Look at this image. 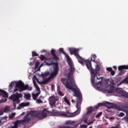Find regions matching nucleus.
<instances>
[{"label":"nucleus","mask_w":128,"mask_h":128,"mask_svg":"<svg viewBox=\"0 0 128 128\" xmlns=\"http://www.w3.org/2000/svg\"><path fill=\"white\" fill-rule=\"evenodd\" d=\"M61 82H62L63 84H64L66 88H68V90H72V92H74V96L77 98V103L76 105L77 110L73 113L70 112V114L71 118H74V116L80 114V104H82V98L80 95V93L76 90V88H74V86H76V82H74V79L71 76L70 77L68 76L67 79L66 78H62L61 79Z\"/></svg>","instance_id":"obj_1"},{"label":"nucleus","mask_w":128,"mask_h":128,"mask_svg":"<svg viewBox=\"0 0 128 128\" xmlns=\"http://www.w3.org/2000/svg\"><path fill=\"white\" fill-rule=\"evenodd\" d=\"M69 51L70 52V54H74L76 58L78 63L80 64L82 66H84V63L86 64V66L88 70H92V61L90 60H84V58H82L78 54V50L74 48H70L69 49Z\"/></svg>","instance_id":"obj_2"},{"label":"nucleus","mask_w":128,"mask_h":128,"mask_svg":"<svg viewBox=\"0 0 128 128\" xmlns=\"http://www.w3.org/2000/svg\"><path fill=\"white\" fill-rule=\"evenodd\" d=\"M91 68L92 69H88L90 72L91 74V82L92 84H94V86H98V84H102V79L104 78L102 77H100V76H97L98 74V72H100V66L98 65H97L96 66L95 70L92 68V63H91ZM96 76L97 80H100L101 81H99L98 82L96 83V81L94 80L96 77Z\"/></svg>","instance_id":"obj_3"},{"label":"nucleus","mask_w":128,"mask_h":128,"mask_svg":"<svg viewBox=\"0 0 128 128\" xmlns=\"http://www.w3.org/2000/svg\"><path fill=\"white\" fill-rule=\"evenodd\" d=\"M59 52H62L66 58L67 62L70 68V70L67 75V77L68 76V78H70V76L74 74V66L72 64V59H70V56H68V55L64 50V48H60L59 49Z\"/></svg>","instance_id":"obj_4"},{"label":"nucleus","mask_w":128,"mask_h":128,"mask_svg":"<svg viewBox=\"0 0 128 128\" xmlns=\"http://www.w3.org/2000/svg\"><path fill=\"white\" fill-rule=\"evenodd\" d=\"M32 87L28 86V84L24 85L22 82H18L16 84V88L14 89V92H24V90H32Z\"/></svg>","instance_id":"obj_5"},{"label":"nucleus","mask_w":128,"mask_h":128,"mask_svg":"<svg viewBox=\"0 0 128 128\" xmlns=\"http://www.w3.org/2000/svg\"><path fill=\"white\" fill-rule=\"evenodd\" d=\"M51 114H54L55 116H63L64 118H72L70 115V112L68 110H66V112L62 111H58L56 110H52Z\"/></svg>","instance_id":"obj_6"},{"label":"nucleus","mask_w":128,"mask_h":128,"mask_svg":"<svg viewBox=\"0 0 128 128\" xmlns=\"http://www.w3.org/2000/svg\"><path fill=\"white\" fill-rule=\"evenodd\" d=\"M22 98V94H18V92H16L15 94L11 96L10 98L14 102L13 106L14 108H16V104H20V98Z\"/></svg>","instance_id":"obj_7"},{"label":"nucleus","mask_w":128,"mask_h":128,"mask_svg":"<svg viewBox=\"0 0 128 128\" xmlns=\"http://www.w3.org/2000/svg\"><path fill=\"white\" fill-rule=\"evenodd\" d=\"M32 115L34 116H36L40 120H42V118H44L48 116V110L44 109L43 111H40L38 113H36V111H33L32 112Z\"/></svg>","instance_id":"obj_8"},{"label":"nucleus","mask_w":128,"mask_h":128,"mask_svg":"<svg viewBox=\"0 0 128 128\" xmlns=\"http://www.w3.org/2000/svg\"><path fill=\"white\" fill-rule=\"evenodd\" d=\"M30 120V119L28 118V114H26L24 117V120H17L16 122H14V126H16V124L17 126V128H18V126L20 124H24V122H26Z\"/></svg>","instance_id":"obj_9"},{"label":"nucleus","mask_w":128,"mask_h":128,"mask_svg":"<svg viewBox=\"0 0 128 128\" xmlns=\"http://www.w3.org/2000/svg\"><path fill=\"white\" fill-rule=\"evenodd\" d=\"M58 100V98L54 96V95L49 98V103L52 108H54V106L56 108V104Z\"/></svg>","instance_id":"obj_10"},{"label":"nucleus","mask_w":128,"mask_h":128,"mask_svg":"<svg viewBox=\"0 0 128 128\" xmlns=\"http://www.w3.org/2000/svg\"><path fill=\"white\" fill-rule=\"evenodd\" d=\"M60 71V68H58V64L54 68L53 72L50 74V78H56V76H58V72Z\"/></svg>","instance_id":"obj_11"},{"label":"nucleus","mask_w":128,"mask_h":128,"mask_svg":"<svg viewBox=\"0 0 128 128\" xmlns=\"http://www.w3.org/2000/svg\"><path fill=\"white\" fill-rule=\"evenodd\" d=\"M100 106H102V103L98 104L94 108H93L92 107H90V108H88V109H87L88 111L86 112V114H92V112H94V110H98V108H100Z\"/></svg>","instance_id":"obj_12"},{"label":"nucleus","mask_w":128,"mask_h":128,"mask_svg":"<svg viewBox=\"0 0 128 128\" xmlns=\"http://www.w3.org/2000/svg\"><path fill=\"white\" fill-rule=\"evenodd\" d=\"M104 104H108L106 105V106L107 108H108V110L110 108H115L116 110H117L118 107V105L114 104V103L110 102H106Z\"/></svg>","instance_id":"obj_13"},{"label":"nucleus","mask_w":128,"mask_h":128,"mask_svg":"<svg viewBox=\"0 0 128 128\" xmlns=\"http://www.w3.org/2000/svg\"><path fill=\"white\" fill-rule=\"evenodd\" d=\"M118 70H120L119 72L120 76H122L124 74V70H128V66L123 65L120 66L118 67Z\"/></svg>","instance_id":"obj_14"},{"label":"nucleus","mask_w":128,"mask_h":128,"mask_svg":"<svg viewBox=\"0 0 128 128\" xmlns=\"http://www.w3.org/2000/svg\"><path fill=\"white\" fill-rule=\"evenodd\" d=\"M30 106V102H27L26 103L22 102L19 104L18 107V110H22V108H24V106Z\"/></svg>","instance_id":"obj_15"},{"label":"nucleus","mask_w":128,"mask_h":128,"mask_svg":"<svg viewBox=\"0 0 128 128\" xmlns=\"http://www.w3.org/2000/svg\"><path fill=\"white\" fill-rule=\"evenodd\" d=\"M0 95L1 96H2V98H8V92L0 89Z\"/></svg>","instance_id":"obj_16"},{"label":"nucleus","mask_w":128,"mask_h":128,"mask_svg":"<svg viewBox=\"0 0 128 128\" xmlns=\"http://www.w3.org/2000/svg\"><path fill=\"white\" fill-rule=\"evenodd\" d=\"M50 52H51L52 56H53L52 58L53 60H58V56L56 54V50L52 49L51 50Z\"/></svg>","instance_id":"obj_17"},{"label":"nucleus","mask_w":128,"mask_h":128,"mask_svg":"<svg viewBox=\"0 0 128 128\" xmlns=\"http://www.w3.org/2000/svg\"><path fill=\"white\" fill-rule=\"evenodd\" d=\"M39 58H40V60H51L52 58H46V56H44V55L43 54H40V56H39Z\"/></svg>","instance_id":"obj_18"},{"label":"nucleus","mask_w":128,"mask_h":128,"mask_svg":"<svg viewBox=\"0 0 128 128\" xmlns=\"http://www.w3.org/2000/svg\"><path fill=\"white\" fill-rule=\"evenodd\" d=\"M52 78H50V76L48 78L45 79L41 82L42 84H46L48 82H50V80H52Z\"/></svg>","instance_id":"obj_19"},{"label":"nucleus","mask_w":128,"mask_h":128,"mask_svg":"<svg viewBox=\"0 0 128 128\" xmlns=\"http://www.w3.org/2000/svg\"><path fill=\"white\" fill-rule=\"evenodd\" d=\"M40 94V91H38V92L36 94H32V96L33 100H36V98H38V96Z\"/></svg>","instance_id":"obj_20"},{"label":"nucleus","mask_w":128,"mask_h":128,"mask_svg":"<svg viewBox=\"0 0 128 128\" xmlns=\"http://www.w3.org/2000/svg\"><path fill=\"white\" fill-rule=\"evenodd\" d=\"M115 88L114 86H111L110 90H108V94H112V92H114Z\"/></svg>","instance_id":"obj_21"},{"label":"nucleus","mask_w":128,"mask_h":128,"mask_svg":"<svg viewBox=\"0 0 128 128\" xmlns=\"http://www.w3.org/2000/svg\"><path fill=\"white\" fill-rule=\"evenodd\" d=\"M33 84H34V86H35L36 90H38V92H40V87L38 86V84H36V81L33 80Z\"/></svg>","instance_id":"obj_22"},{"label":"nucleus","mask_w":128,"mask_h":128,"mask_svg":"<svg viewBox=\"0 0 128 128\" xmlns=\"http://www.w3.org/2000/svg\"><path fill=\"white\" fill-rule=\"evenodd\" d=\"M121 96L128 98V93L126 91H122V93L121 94Z\"/></svg>","instance_id":"obj_23"},{"label":"nucleus","mask_w":128,"mask_h":128,"mask_svg":"<svg viewBox=\"0 0 128 128\" xmlns=\"http://www.w3.org/2000/svg\"><path fill=\"white\" fill-rule=\"evenodd\" d=\"M42 78H46L48 76H50V72H45L44 74H42Z\"/></svg>","instance_id":"obj_24"},{"label":"nucleus","mask_w":128,"mask_h":128,"mask_svg":"<svg viewBox=\"0 0 128 128\" xmlns=\"http://www.w3.org/2000/svg\"><path fill=\"white\" fill-rule=\"evenodd\" d=\"M44 64H46L47 66H52V64H54V62H53L51 61L50 62V63H48L46 61H44Z\"/></svg>","instance_id":"obj_25"},{"label":"nucleus","mask_w":128,"mask_h":128,"mask_svg":"<svg viewBox=\"0 0 128 128\" xmlns=\"http://www.w3.org/2000/svg\"><path fill=\"white\" fill-rule=\"evenodd\" d=\"M123 91L124 90H122V88H118L116 90V92H118V94H122Z\"/></svg>","instance_id":"obj_26"},{"label":"nucleus","mask_w":128,"mask_h":128,"mask_svg":"<svg viewBox=\"0 0 128 128\" xmlns=\"http://www.w3.org/2000/svg\"><path fill=\"white\" fill-rule=\"evenodd\" d=\"M1 120H3L2 122H4V123L6 122L8 120V116H5L4 117H1L0 118Z\"/></svg>","instance_id":"obj_27"},{"label":"nucleus","mask_w":128,"mask_h":128,"mask_svg":"<svg viewBox=\"0 0 128 128\" xmlns=\"http://www.w3.org/2000/svg\"><path fill=\"white\" fill-rule=\"evenodd\" d=\"M64 102H65L66 104H68V106H70V100H68V98H66V97L64 98Z\"/></svg>","instance_id":"obj_28"},{"label":"nucleus","mask_w":128,"mask_h":128,"mask_svg":"<svg viewBox=\"0 0 128 128\" xmlns=\"http://www.w3.org/2000/svg\"><path fill=\"white\" fill-rule=\"evenodd\" d=\"M96 58V55L93 54L91 56V60H92V62H94Z\"/></svg>","instance_id":"obj_29"},{"label":"nucleus","mask_w":128,"mask_h":128,"mask_svg":"<svg viewBox=\"0 0 128 128\" xmlns=\"http://www.w3.org/2000/svg\"><path fill=\"white\" fill-rule=\"evenodd\" d=\"M123 120H125L126 122H128V114L126 112V116L123 118Z\"/></svg>","instance_id":"obj_30"},{"label":"nucleus","mask_w":128,"mask_h":128,"mask_svg":"<svg viewBox=\"0 0 128 128\" xmlns=\"http://www.w3.org/2000/svg\"><path fill=\"white\" fill-rule=\"evenodd\" d=\"M24 96L26 100H30V94H26Z\"/></svg>","instance_id":"obj_31"},{"label":"nucleus","mask_w":128,"mask_h":128,"mask_svg":"<svg viewBox=\"0 0 128 128\" xmlns=\"http://www.w3.org/2000/svg\"><path fill=\"white\" fill-rule=\"evenodd\" d=\"M32 56H38V54L36 52L33 51L32 52Z\"/></svg>","instance_id":"obj_32"},{"label":"nucleus","mask_w":128,"mask_h":128,"mask_svg":"<svg viewBox=\"0 0 128 128\" xmlns=\"http://www.w3.org/2000/svg\"><path fill=\"white\" fill-rule=\"evenodd\" d=\"M102 112H100L98 114H96V118H100V116H102Z\"/></svg>","instance_id":"obj_33"},{"label":"nucleus","mask_w":128,"mask_h":128,"mask_svg":"<svg viewBox=\"0 0 128 128\" xmlns=\"http://www.w3.org/2000/svg\"><path fill=\"white\" fill-rule=\"evenodd\" d=\"M10 112V109L6 107L4 108V112Z\"/></svg>","instance_id":"obj_34"},{"label":"nucleus","mask_w":128,"mask_h":128,"mask_svg":"<svg viewBox=\"0 0 128 128\" xmlns=\"http://www.w3.org/2000/svg\"><path fill=\"white\" fill-rule=\"evenodd\" d=\"M12 84H14V82H12L10 84H9V90H12Z\"/></svg>","instance_id":"obj_35"},{"label":"nucleus","mask_w":128,"mask_h":128,"mask_svg":"<svg viewBox=\"0 0 128 128\" xmlns=\"http://www.w3.org/2000/svg\"><path fill=\"white\" fill-rule=\"evenodd\" d=\"M16 116V113H12L11 115L9 116L10 118H14Z\"/></svg>","instance_id":"obj_36"},{"label":"nucleus","mask_w":128,"mask_h":128,"mask_svg":"<svg viewBox=\"0 0 128 128\" xmlns=\"http://www.w3.org/2000/svg\"><path fill=\"white\" fill-rule=\"evenodd\" d=\"M36 102L37 104H44V102L40 99L36 100Z\"/></svg>","instance_id":"obj_37"},{"label":"nucleus","mask_w":128,"mask_h":128,"mask_svg":"<svg viewBox=\"0 0 128 128\" xmlns=\"http://www.w3.org/2000/svg\"><path fill=\"white\" fill-rule=\"evenodd\" d=\"M8 101V99L5 98L4 100L2 99L0 100V104H2V102H6Z\"/></svg>","instance_id":"obj_38"},{"label":"nucleus","mask_w":128,"mask_h":128,"mask_svg":"<svg viewBox=\"0 0 128 128\" xmlns=\"http://www.w3.org/2000/svg\"><path fill=\"white\" fill-rule=\"evenodd\" d=\"M111 128H120V124H117L115 126H112Z\"/></svg>","instance_id":"obj_39"},{"label":"nucleus","mask_w":128,"mask_h":128,"mask_svg":"<svg viewBox=\"0 0 128 128\" xmlns=\"http://www.w3.org/2000/svg\"><path fill=\"white\" fill-rule=\"evenodd\" d=\"M118 116L120 118H122V116H124V112H120L119 115H118Z\"/></svg>","instance_id":"obj_40"},{"label":"nucleus","mask_w":128,"mask_h":128,"mask_svg":"<svg viewBox=\"0 0 128 128\" xmlns=\"http://www.w3.org/2000/svg\"><path fill=\"white\" fill-rule=\"evenodd\" d=\"M38 66H40V62H36L35 64V68H38Z\"/></svg>","instance_id":"obj_41"},{"label":"nucleus","mask_w":128,"mask_h":128,"mask_svg":"<svg viewBox=\"0 0 128 128\" xmlns=\"http://www.w3.org/2000/svg\"><path fill=\"white\" fill-rule=\"evenodd\" d=\"M106 70H108V72H112V68H106Z\"/></svg>","instance_id":"obj_42"},{"label":"nucleus","mask_w":128,"mask_h":128,"mask_svg":"<svg viewBox=\"0 0 128 128\" xmlns=\"http://www.w3.org/2000/svg\"><path fill=\"white\" fill-rule=\"evenodd\" d=\"M110 72H111L112 76H114V74H116V72H114V71L112 70Z\"/></svg>","instance_id":"obj_43"},{"label":"nucleus","mask_w":128,"mask_h":128,"mask_svg":"<svg viewBox=\"0 0 128 128\" xmlns=\"http://www.w3.org/2000/svg\"><path fill=\"white\" fill-rule=\"evenodd\" d=\"M4 124V122L2 121V120L0 119V124L1 126H2V124Z\"/></svg>","instance_id":"obj_44"},{"label":"nucleus","mask_w":128,"mask_h":128,"mask_svg":"<svg viewBox=\"0 0 128 128\" xmlns=\"http://www.w3.org/2000/svg\"><path fill=\"white\" fill-rule=\"evenodd\" d=\"M82 128H88V126L86 125V124H82Z\"/></svg>","instance_id":"obj_45"},{"label":"nucleus","mask_w":128,"mask_h":128,"mask_svg":"<svg viewBox=\"0 0 128 128\" xmlns=\"http://www.w3.org/2000/svg\"><path fill=\"white\" fill-rule=\"evenodd\" d=\"M36 80L38 82V84H42V82H40V80L37 78H36Z\"/></svg>","instance_id":"obj_46"},{"label":"nucleus","mask_w":128,"mask_h":128,"mask_svg":"<svg viewBox=\"0 0 128 128\" xmlns=\"http://www.w3.org/2000/svg\"><path fill=\"white\" fill-rule=\"evenodd\" d=\"M94 122L92 121L90 122H89L87 123V124H88V126H90V124H92Z\"/></svg>","instance_id":"obj_47"},{"label":"nucleus","mask_w":128,"mask_h":128,"mask_svg":"<svg viewBox=\"0 0 128 128\" xmlns=\"http://www.w3.org/2000/svg\"><path fill=\"white\" fill-rule=\"evenodd\" d=\"M4 114V111L0 110V116H2Z\"/></svg>","instance_id":"obj_48"},{"label":"nucleus","mask_w":128,"mask_h":128,"mask_svg":"<svg viewBox=\"0 0 128 128\" xmlns=\"http://www.w3.org/2000/svg\"><path fill=\"white\" fill-rule=\"evenodd\" d=\"M58 94H60V96H62V92L61 91H58Z\"/></svg>","instance_id":"obj_49"},{"label":"nucleus","mask_w":128,"mask_h":128,"mask_svg":"<svg viewBox=\"0 0 128 128\" xmlns=\"http://www.w3.org/2000/svg\"><path fill=\"white\" fill-rule=\"evenodd\" d=\"M84 124H88V119H84Z\"/></svg>","instance_id":"obj_50"},{"label":"nucleus","mask_w":128,"mask_h":128,"mask_svg":"<svg viewBox=\"0 0 128 128\" xmlns=\"http://www.w3.org/2000/svg\"><path fill=\"white\" fill-rule=\"evenodd\" d=\"M109 120H114V117H110V118H109Z\"/></svg>","instance_id":"obj_51"},{"label":"nucleus","mask_w":128,"mask_h":128,"mask_svg":"<svg viewBox=\"0 0 128 128\" xmlns=\"http://www.w3.org/2000/svg\"><path fill=\"white\" fill-rule=\"evenodd\" d=\"M113 68H114V69L115 70H117L116 66H113Z\"/></svg>","instance_id":"obj_52"},{"label":"nucleus","mask_w":128,"mask_h":128,"mask_svg":"<svg viewBox=\"0 0 128 128\" xmlns=\"http://www.w3.org/2000/svg\"><path fill=\"white\" fill-rule=\"evenodd\" d=\"M72 104H74V102H75L74 100H72Z\"/></svg>","instance_id":"obj_53"},{"label":"nucleus","mask_w":128,"mask_h":128,"mask_svg":"<svg viewBox=\"0 0 128 128\" xmlns=\"http://www.w3.org/2000/svg\"><path fill=\"white\" fill-rule=\"evenodd\" d=\"M106 118H108V116H106Z\"/></svg>","instance_id":"obj_54"},{"label":"nucleus","mask_w":128,"mask_h":128,"mask_svg":"<svg viewBox=\"0 0 128 128\" xmlns=\"http://www.w3.org/2000/svg\"><path fill=\"white\" fill-rule=\"evenodd\" d=\"M88 128H92V126H90Z\"/></svg>","instance_id":"obj_55"},{"label":"nucleus","mask_w":128,"mask_h":128,"mask_svg":"<svg viewBox=\"0 0 128 128\" xmlns=\"http://www.w3.org/2000/svg\"><path fill=\"white\" fill-rule=\"evenodd\" d=\"M24 114V112H23L22 114Z\"/></svg>","instance_id":"obj_56"},{"label":"nucleus","mask_w":128,"mask_h":128,"mask_svg":"<svg viewBox=\"0 0 128 128\" xmlns=\"http://www.w3.org/2000/svg\"><path fill=\"white\" fill-rule=\"evenodd\" d=\"M42 64H41V66L42 65Z\"/></svg>","instance_id":"obj_57"}]
</instances>
